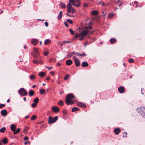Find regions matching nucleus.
I'll return each instance as SVG.
<instances>
[{"mask_svg":"<svg viewBox=\"0 0 145 145\" xmlns=\"http://www.w3.org/2000/svg\"><path fill=\"white\" fill-rule=\"evenodd\" d=\"M92 29L91 26L86 27V30H83L80 33L81 37L79 39V40H83L85 35L89 34V31L88 29L90 30Z\"/></svg>","mask_w":145,"mask_h":145,"instance_id":"f257e3e1","label":"nucleus"},{"mask_svg":"<svg viewBox=\"0 0 145 145\" xmlns=\"http://www.w3.org/2000/svg\"><path fill=\"white\" fill-rule=\"evenodd\" d=\"M74 97L73 94L70 93L68 95L66 99V103L67 105L72 104L75 102V101H72L71 100L74 98Z\"/></svg>","mask_w":145,"mask_h":145,"instance_id":"f03ea898","label":"nucleus"},{"mask_svg":"<svg viewBox=\"0 0 145 145\" xmlns=\"http://www.w3.org/2000/svg\"><path fill=\"white\" fill-rule=\"evenodd\" d=\"M137 111L138 113H140L142 116L145 118V108L140 107L137 108Z\"/></svg>","mask_w":145,"mask_h":145,"instance_id":"7ed1b4c3","label":"nucleus"},{"mask_svg":"<svg viewBox=\"0 0 145 145\" xmlns=\"http://www.w3.org/2000/svg\"><path fill=\"white\" fill-rule=\"evenodd\" d=\"M67 8L68 9L67 12H68L73 13L75 12L76 11L72 7L70 3H69L67 4Z\"/></svg>","mask_w":145,"mask_h":145,"instance_id":"20e7f679","label":"nucleus"},{"mask_svg":"<svg viewBox=\"0 0 145 145\" xmlns=\"http://www.w3.org/2000/svg\"><path fill=\"white\" fill-rule=\"evenodd\" d=\"M18 93L21 95L23 96L26 95L27 93L26 90L24 88H22L20 89Z\"/></svg>","mask_w":145,"mask_h":145,"instance_id":"39448f33","label":"nucleus"},{"mask_svg":"<svg viewBox=\"0 0 145 145\" xmlns=\"http://www.w3.org/2000/svg\"><path fill=\"white\" fill-rule=\"evenodd\" d=\"M58 119V117L57 116H56L54 118L52 117H49L48 119V123L49 124H51L52 123L55 122Z\"/></svg>","mask_w":145,"mask_h":145,"instance_id":"423d86ee","label":"nucleus"},{"mask_svg":"<svg viewBox=\"0 0 145 145\" xmlns=\"http://www.w3.org/2000/svg\"><path fill=\"white\" fill-rule=\"evenodd\" d=\"M73 59L74 60L75 64L76 67L79 66L80 64V60L75 56H73Z\"/></svg>","mask_w":145,"mask_h":145,"instance_id":"0eeeda50","label":"nucleus"},{"mask_svg":"<svg viewBox=\"0 0 145 145\" xmlns=\"http://www.w3.org/2000/svg\"><path fill=\"white\" fill-rule=\"evenodd\" d=\"M118 91L120 93H122L125 92V90L124 88L121 86L118 88Z\"/></svg>","mask_w":145,"mask_h":145,"instance_id":"6e6552de","label":"nucleus"},{"mask_svg":"<svg viewBox=\"0 0 145 145\" xmlns=\"http://www.w3.org/2000/svg\"><path fill=\"white\" fill-rule=\"evenodd\" d=\"M121 131L120 129L118 128L115 129L114 130V132L117 135H118Z\"/></svg>","mask_w":145,"mask_h":145,"instance_id":"1a4fd4ad","label":"nucleus"},{"mask_svg":"<svg viewBox=\"0 0 145 145\" xmlns=\"http://www.w3.org/2000/svg\"><path fill=\"white\" fill-rule=\"evenodd\" d=\"M80 1V0H69V3H72V4L74 3L76 4L77 3H79V2Z\"/></svg>","mask_w":145,"mask_h":145,"instance_id":"9d476101","label":"nucleus"},{"mask_svg":"<svg viewBox=\"0 0 145 145\" xmlns=\"http://www.w3.org/2000/svg\"><path fill=\"white\" fill-rule=\"evenodd\" d=\"M1 114L2 116H5L7 114V111L6 110H3L1 111Z\"/></svg>","mask_w":145,"mask_h":145,"instance_id":"9b49d317","label":"nucleus"},{"mask_svg":"<svg viewBox=\"0 0 145 145\" xmlns=\"http://www.w3.org/2000/svg\"><path fill=\"white\" fill-rule=\"evenodd\" d=\"M77 104L78 106H80L81 107L85 108L86 107V105L84 104L83 103L81 102H78L77 103Z\"/></svg>","mask_w":145,"mask_h":145,"instance_id":"f8f14e48","label":"nucleus"},{"mask_svg":"<svg viewBox=\"0 0 145 145\" xmlns=\"http://www.w3.org/2000/svg\"><path fill=\"white\" fill-rule=\"evenodd\" d=\"M52 110L55 112H57L59 111V109L57 107L54 106L52 108Z\"/></svg>","mask_w":145,"mask_h":145,"instance_id":"ddd939ff","label":"nucleus"},{"mask_svg":"<svg viewBox=\"0 0 145 145\" xmlns=\"http://www.w3.org/2000/svg\"><path fill=\"white\" fill-rule=\"evenodd\" d=\"M32 43L34 45H36L38 42V40L37 39H34L31 40Z\"/></svg>","mask_w":145,"mask_h":145,"instance_id":"4468645a","label":"nucleus"},{"mask_svg":"<svg viewBox=\"0 0 145 145\" xmlns=\"http://www.w3.org/2000/svg\"><path fill=\"white\" fill-rule=\"evenodd\" d=\"M10 128L11 130L14 132V131H15V129L16 128V126L14 124H12L11 125Z\"/></svg>","mask_w":145,"mask_h":145,"instance_id":"2eb2a0df","label":"nucleus"},{"mask_svg":"<svg viewBox=\"0 0 145 145\" xmlns=\"http://www.w3.org/2000/svg\"><path fill=\"white\" fill-rule=\"evenodd\" d=\"M88 64L86 61L83 62L82 64V66L84 67H86L88 66Z\"/></svg>","mask_w":145,"mask_h":145,"instance_id":"dca6fc26","label":"nucleus"},{"mask_svg":"<svg viewBox=\"0 0 145 145\" xmlns=\"http://www.w3.org/2000/svg\"><path fill=\"white\" fill-rule=\"evenodd\" d=\"M72 63V61L71 60L69 59L66 61V63L67 65H70Z\"/></svg>","mask_w":145,"mask_h":145,"instance_id":"f3484780","label":"nucleus"},{"mask_svg":"<svg viewBox=\"0 0 145 145\" xmlns=\"http://www.w3.org/2000/svg\"><path fill=\"white\" fill-rule=\"evenodd\" d=\"M51 42V40L49 39H47L45 40L44 42V44L45 45H47L50 43Z\"/></svg>","mask_w":145,"mask_h":145,"instance_id":"a211bd4d","label":"nucleus"},{"mask_svg":"<svg viewBox=\"0 0 145 145\" xmlns=\"http://www.w3.org/2000/svg\"><path fill=\"white\" fill-rule=\"evenodd\" d=\"M62 14L63 13L62 11H60L59 14H58V20H60L62 18Z\"/></svg>","mask_w":145,"mask_h":145,"instance_id":"6ab92c4d","label":"nucleus"},{"mask_svg":"<svg viewBox=\"0 0 145 145\" xmlns=\"http://www.w3.org/2000/svg\"><path fill=\"white\" fill-rule=\"evenodd\" d=\"M39 75L40 77H43L45 76V73L44 72H40L39 73Z\"/></svg>","mask_w":145,"mask_h":145,"instance_id":"aec40b11","label":"nucleus"},{"mask_svg":"<svg viewBox=\"0 0 145 145\" xmlns=\"http://www.w3.org/2000/svg\"><path fill=\"white\" fill-rule=\"evenodd\" d=\"M34 94V91L33 90H31L29 92V95L30 96H32Z\"/></svg>","mask_w":145,"mask_h":145,"instance_id":"412c9836","label":"nucleus"},{"mask_svg":"<svg viewBox=\"0 0 145 145\" xmlns=\"http://www.w3.org/2000/svg\"><path fill=\"white\" fill-rule=\"evenodd\" d=\"M60 5L62 8H65L66 7L65 4L61 2Z\"/></svg>","mask_w":145,"mask_h":145,"instance_id":"4be33fe9","label":"nucleus"},{"mask_svg":"<svg viewBox=\"0 0 145 145\" xmlns=\"http://www.w3.org/2000/svg\"><path fill=\"white\" fill-rule=\"evenodd\" d=\"M71 54H74L76 55L77 56H80V53L77 52H75L74 51L73 52H72L71 53Z\"/></svg>","mask_w":145,"mask_h":145,"instance_id":"5701e85b","label":"nucleus"},{"mask_svg":"<svg viewBox=\"0 0 145 145\" xmlns=\"http://www.w3.org/2000/svg\"><path fill=\"white\" fill-rule=\"evenodd\" d=\"M91 14L93 15H96L98 14V12L97 10H94L91 12Z\"/></svg>","mask_w":145,"mask_h":145,"instance_id":"b1692460","label":"nucleus"},{"mask_svg":"<svg viewBox=\"0 0 145 145\" xmlns=\"http://www.w3.org/2000/svg\"><path fill=\"white\" fill-rule=\"evenodd\" d=\"M2 142L4 144H7L8 142L7 139L6 138H3L2 140Z\"/></svg>","mask_w":145,"mask_h":145,"instance_id":"393cba45","label":"nucleus"},{"mask_svg":"<svg viewBox=\"0 0 145 145\" xmlns=\"http://www.w3.org/2000/svg\"><path fill=\"white\" fill-rule=\"evenodd\" d=\"M79 110V109H78L76 107L73 108L72 109V112L76 111Z\"/></svg>","mask_w":145,"mask_h":145,"instance_id":"a878e982","label":"nucleus"},{"mask_svg":"<svg viewBox=\"0 0 145 145\" xmlns=\"http://www.w3.org/2000/svg\"><path fill=\"white\" fill-rule=\"evenodd\" d=\"M5 130L6 128L3 127L0 129V132L1 133H3L5 132Z\"/></svg>","mask_w":145,"mask_h":145,"instance_id":"bb28decb","label":"nucleus"},{"mask_svg":"<svg viewBox=\"0 0 145 145\" xmlns=\"http://www.w3.org/2000/svg\"><path fill=\"white\" fill-rule=\"evenodd\" d=\"M116 41V40L114 38L111 39L110 40V42L112 44L114 43Z\"/></svg>","mask_w":145,"mask_h":145,"instance_id":"cd10ccee","label":"nucleus"},{"mask_svg":"<svg viewBox=\"0 0 145 145\" xmlns=\"http://www.w3.org/2000/svg\"><path fill=\"white\" fill-rule=\"evenodd\" d=\"M114 16V13L110 14L108 15V18H112Z\"/></svg>","mask_w":145,"mask_h":145,"instance_id":"c85d7f7f","label":"nucleus"},{"mask_svg":"<svg viewBox=\"0 0 145 145\" xmlns=\"http://www.w3.org/2000/svg\"><path fill=\"white\" fill-rule=\"evenodd\" d=\"M45 92V90L44 89H40V93L41 94H43Z\"/></svg>","mask_w":145,"mask_h":145,"instance_id":"c756f323","label":"nucleus"},{"mask_svg":"<svg viewBox=\"0 0 145 145\" xmlns=\"http://www.w3.org/2000/svg\"><path fill=\"white\" fill-rule=\"evenodd\" d=\"M34 103H35L36 104L37 103L39 102V98L38 97H37L35 98L33 100Z\"/></svg>","mask_w":145,"mask_h":145,"instance_id":"7c9ffc66","label":"nucleus"},{"mask_svg":"<svg viewBox=\"0 0 145 145\" xmlns=\"http://www.w3.org/2000/svg\"><path fill=\"white\" fill-rule=\"evenodd\" d=\"M78 3L77 5H76V4H72V5L73 6H74L76 7H79L80 6V1L79 2V3Z\"/></svg>","mask_w":145,"mask_h":145,"instance_id":"2f4dec72","label":"nucleus"},{"mask_svg":"<svg viewBox=\"0 0 145 145\" xmlns=\"http://www.w3.org/2000/svg\"><path fill=\"white\" fill-rule=\"evenodd\" d=\"M97 5L101 4L102 6H103L105 5V4L104 2H102L101 1H100L99 2H98L97 3Z\"/></svg>","mask_w":145,"mask_h":145,"instance_id":"473e14b6","label":"nucleus"},{"mask_svg":"<svg viewBox=\"0 0 145 145\" xmlns=\"http://www.w3.org/2000/svg\"><path fill=\"white\" fill-rule=\"evenodd\" d=\"M20 131V129L18 128L17 129V130L16 131H14V134H16L17 133H18V132H19V131Z\"/></svg>","mask_w":145,"mask_h":145,"instance_id":"72a5a7b5","label":"nucleus"},{"mask_svg":"<svg viewBox=\"0 0 145 145\" xmlns=\"http://www.w3.org/2000/svg\"><path fill=\"white\" fill-rule=\"evenodd\" d=\"M58 104L60 106H62L63 105V102L62 101H60L58 102Z\"/></svg>","mask_w":145,"mask_h":145,"instance_id":"f704fd0d","label":"nucleus"},{"mask_svg":"<svg viewBox=\"0 0 145 145\" xmlns=\"http://www.w3.org/2000/svg\"><path fill=\"white\" fill-rule=\"evenodd\" d=\"M69 74H67L65 76L64 79L65 80H67L69 78Z\"/></svg>","mask_w":145,"mask_h":145,"instance_id":"c9c22d12","label":"nucleus"},{"mask_svg":"<svg viewBox=\"0 0 145 145\" xmlns=\"http://www.w3.org/2000/svg\"><path fill=\"white\" fill-rule=\"evenodd\" d=\"M36 118V116H33L31 118V120L32 121L35 120Z\"/></svg>","mask_w":145,"mask_h":145,"instance_id":"e433bc0d","label":"nucleus"},{"mask_svg":"<svg viewBox=\"0 0 145 145\" xmlns=\"http://www.w3.org/2000/svg\"><path fill=\"white\" fill-rule=\"evenodd\" d=\"M67 21L69 23L71 24H72L73 23V22L72 21V20L70 19H67Z\"/></svg>","mask_w":145,"mask_h":145,"instance_id":"4c0bfd02","label":"nucleus"},{"mask_svg":"<svg viewBox=\"0 0 145 145\" xmlns=\"http://www.w3.org/2000/svg\"><path fill=\"white\" fill-rule=\"evenodd\" d=\"M134 60L132 58L129 59V61L130 63H132L134 62Z\"/></svg>","mask_w":145,"mask_h":145,"instance_id":"58836bf2","label":"nucleus"},{"mask_svg":"<svg viewBox=\"0 0 145 145\" xmlns=\"http://www.w3.org/2000/svg\"><path fill=\"white\" fill-rule=\"evenodd\" d=\"M80 36V34L78 33H76L75 34V37L76 38H78Z\"/></svg>","mask_w":145,"mask_h":145,"instance_id":"ea45409f","label":"nucleus"},{"mask_svg":"<svg viewBox=\"0 0 145 145\" xmlns=\"http://www.w3.org/2000/svg\"><path fill=\"white\" fill-rule=\"evenodd\" d=\"M127 133L126 132H124L123 133V137H127Z\"/></svg>","mask_w":145,"mask_h":145,"instance_id":"a19ab883","label":"nucleus"},{"mask_svg":"<svg viewBox=\"0 0 145 145\" xmlns=\"http://www.w3.org/2000/svg\"><path fill=\"white\" fill-rule=\"evenodd\" d=\"M31 106L33 107H35L37 106V104L33 103L31 104Z\"/></svg>","mask_w":145,"mask_h":145,"instance_id":"79ce46f5","label":"nucleus"},{"mask_svg":"<svg viewBox=\"0 0 145 145\" xmlns=\"http://www.w3.org/2000/svg\"><path fill=\"white\" fill-rule=\"evenodd\" d=\"M30 78L31 79H34L35 78V76L34 75H31L30 76Z\"/></svg>","mask_w":145,"mask_h":145,"instance_id":"37998d69","label":"nucleus"},{"mask_svg":"<svg viewBox=\"0 0 145 145\" xmlns=\"http://www.w3.org/2000/svg\"><path fill=\"white\" fill-rule=\"evenodd\" d=\"M69 31L71 34L73 35L74 34V32L71 29H70Z\"/></svg>","mask_w":145,"mask_h":145,"instance_id":"c03bdc74","label":"nucleus"},{"mask_svg":"<svg viewBox=\"0 0 145 145\" xmlns=\"http://www.w3.org/2000/svg\"><path fill=\"white\" fill-rule=\"evenodd\" d=\"M33 50L37 53H38V49L37 48H33Z\"/></svg>","mask_w":145,"mask_h":145,"instance_id":"a18cd8bd","label":"nucleus"},{"mask_svg":"<svg viewBox=\"0 0 145 145\" xmlns=\"http://www.w3.org/2000/svg\"><path fill=\"white\" fill-rule=\"evenodd\" d=\"M88 4H87L85 3H84L83 4V6L84 7H88Z\"/></svg>","mask_w":145,"mask_h":145,"instance_id":"49530a36","label":"nucleus"},{"mask_svg":"<svg viewBox=\"0 0 145 145\" xmlns=\"http://www.w3.org/2000/svg\"><path fill=\"white\" fill-rule=\"evenodd\" d=\"M33 62L34 63H35V64H37V65H38V63H38V61H37V60H34L33 61Z\"/></svg>","mask_w":145,"mask_h":145,"instance_id":"de8ad7c7","label":"nucleus"},{"mask_svg":"<svg viewBox=\"0 0 145 145\" xmlns=\"http://www.w3.org/2000/svg\"><path fill=\"white\" fill-rule=\"evenodd\" d=\"M70 42H71L70 41H64L63 42V43H70Z\"/></svg>","mask_w":145,"mask_h":145,"instance_id":"09e8293b","label":"nucleus"},{"mask_svg":"<svg viewBox=\"0 0 145 145\" xmlns=\"http://www.w3.org/2000/svg\"><path fill=\"white\" fill-rule=\"evenodd\" d=\"M73 54H71V53L70 54H69L68 55V57H70L72 56V55Z\"/></svg>","mask_w":145,"mask_h":145,"instance_id":"8fccbe9b","label":"nucleus"},{"mask_svg":"<svg viewBox=\"0 0 145 145\" xmlns=\"http://www.w3.org/2000/svg\"><path fill=\"white\" fill-rule=\"evenodd\" d=\"M44 54L45 56H46L48 54V53L46 52H44Z\"/></svg>","mask_w":145,"mask_h":145,"instance_id":"3c124183","label":"nucleus"},{"mask_svg":"<svg viewBox=\"0 0 145 145\" xmlns=\"http://www.w3.org/2000/svg\"><path fill=\"white\" fill-rule=\"evenodd\" d=\"M5 106V105L4 104H1L0 105V108L3 107Z\"/></svg>","mask_w":145,"mask_h":145,"instance_id":"603ef678","label":"nucleus"},{"mask_svg":"<svg viewBox=\"0 0 145 145\" xmlns=\"http://www.w3.org/2000/svg\"><path fill=\"white\" fill-rule=\"evenodd\" d=\"M64 24H65V26L67 27H68V25L67 23L66 22H64Z\"/></svg>","mask_w":145,"mask_h":145,"instance_id":"864d4df0","label":"nucleus"},{"mask_svg":"<svg viewBox=\"0 0 145 145\" xmlns=\"http://www.w3.org/2000/svg\"><path fill=\"white\" fill-rule=\"evenodd\" d=\"M67 111L66 110H64L63 111V113L64 115H65L67 113Z\"/></svg>","mask_w":145,"mask_h":145,"instance_id":"5fc2aeb1","label":"nucleus"},{"mask_svg":"<svg viewBox=\"0 0 145 145\" xmlns=\"http://www.w3.org/2000/svg\"><path fill=\"white\" fill-rule=\"evenodd\" d=\"M28 138L27 137H25L24 138V140H28Z\"/></svg>","mask_w":145,"mask_h":145,"instance_id":"6e6d98bb","label":"nucleus"},{"mask_svg":"<svg viewBox=\"0 0 145 145\" xmlns=\"http://www.w3.org/2000/svg\"><path fill=\"white\" fill-rule=\"evenodd\" d=\"M44 24L46 27H47L48 26V23L47 22H45L44 23Z\"/></svg>","mask_w":145,"mask_h":145,"instance_id":"4d7b16f0","label":"nucleus"},{"mask_svg":"<svg viewBox=\"0 0 145 145\" xmlns=\"http://www.w3.org/2000/svg\"><path fill=\"white\" fill-rule=\"evenodd\" d=\"M88 44H89V43L88 42H86L84 44V45L85 47L87 45H88Z\"/></svg>","mask_w":145,"mask_h":145,"instance_id":"13d9d810","label":"nucleus"},{"mask_svg":"<svg viewBox=\"0 0 145 145\" xmlns=\"http://www.w3.org/2000/svg\"><path fill=\"white\" fill-rule=\"evenodd\" d=\"M50 74L52 75H54V72L53 71H51L50 72Z\"/></svg>","mask_w":145,"mask_h":145,"instance_id":"bf43d9fd","label":"nucleus"},{"mask_svg":"<svg viewBox=\"0 0 145 145\" xmlns=\"http://www.w3.org/2000/svg\"><path fill=\"white\" fill-rule=\"evenodd\" d=\"M46 68L48 69L49 70H50V69H52V67H48L46 66Z\"/></svg>","mask_w":145,"mask_h":145,"instance_id":"052dcab7","label":"nucleus"},{"mask_svg":"<svg viewBox=\"0 0 145 145\" xmlns=\"http://www.w3.org/2000/svg\"><path fill=\"white\" fill-rule=\"evenodd\" d=\"M50 79V78L49 76H48L46 78V80H49Z\"/></svg>","mask_w":145,"mask_h":145,"instance_id":"680f3d73","label":"nucleus"},{"mask_svg":"<svg viewBox=\"0 0 145 145\" xmlns=\"http://www.w3.org/2000/svg\"><path fill=\"white\" fill-rule=\"evenodd\" d=\"M39 63L40 64H42L43 63V61H39Z\"/></svg>","mask_w":145,"mask_h":145,"instance_id":"e2e57ef3","label":"nucleus"},{"mask_svg":"<svg viewBox=\"0 0 145 145\" xmlns=\"http://www.w3.org/2000/svg\"><path fill=\"white\" fill-rule=\"evenodd\" d=\"M80 55H81L80 56H86V54L84 53L83 54H80Z\"/></svg>","mask_w":145,"mask_h":145,"instance_id":"0e129e2a","label":"nucleus"},{"mask_svg":"<svg viewBox=\"0 0 145 145\" xmlns=\"http://www.w3.org/2000/svg\"><path fill=\"white\" fill-rule=\"evenodd\" d=\"M27 143H28L29 144H30V142L29 141H27V142H25L24 143V144H27Z\"/></svg>","mask_w":145,"mask_h":145,"instance_id":"69168bd1","label":"nucleus"},{"mask_svg":"<svg viewBox=\"0 0 145 145\" xmlns=\"http://www.w3.org/2000/svg\"><path fill=\"white\" fill-rule=\"evenodd\" d=\"M57 65H58L59 66H60L61 65V64L60 63H57Z\"/></svg>","mask_w":145,"mask_h":145,"instance_id":"338daca9","label":"nucleus"},{"mask_svg":"<svg viewBox=\"0 0 145 145\" xmlns=\"http://www.w3.org/2000/svg\"><path fill=\"white\" fill-rule=\"evenodd\" d=\"M66 14L67 15V16H71L70 15V14H68L67 13H66Z\"/></svg>","mask_w":145,"mask_h":145,"instance_id":"774afa93","label":"nucleus"}]
</instances>
